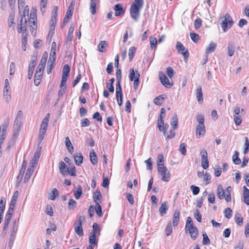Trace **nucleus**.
Masks as SVG:
<instances>
[{
  "mask_svg": "<svg viewBox=\"0 0 249 249\" xmlns=\"http://www.w3.org/2000/svg\"><path fill=\"white\" fill-rule=\"evenodd\" d=\"M158 171L161 176V180L168 182L170 178V174L167 168L163 166V163H158Z\"/></svg>",
  "mask_w": 249,
  "mask_h": 249,
  "instance_id": "obj_1",
  "label": "nucleus"
},
{
  "mask_svg": "<svg viewBox=\"0 0 249 249\" xmlns=\"http://www.w3.org/2000/svg\"><path fill=\"white\" fill-rule=\"evenodd\" d=\"M233 24V20L229 14H226L224 16V19L221 23V27L224 32L231 27Z\"/></svg>",
  "mask_w": 249,
  "mask_h": 249,
  "instance_id": "obj_2",
  "label": "nucleus"
},
{
  "mask_svg": "<svg viewBox=\"0 0 249 249\" xmlns=\"http://www.w3.org/2000/svg\"><path fill=\"white\" fill-rule=\"evenodd\" d=\"M142 7H140L135 4H132L130 8V14L131 18L134 21H137L140 16V11L142 9Z\"/></svg>",
  "mask_w": 249,
  "mask_h": 249,
  "instance_id": "obj_3",
  "label": "nucleus"
},
{
  "mask_svg": "<svg viewBox=\"0 0 249 249\" xmlns=\"http://www.w3.org/2000/svg\"><path fill=\"white\" fill-rule=\"evenodd\" d=\"M18 230V225L17 224L16 221L15 220L13 222L12 225L10 228V241L9 242V245H12L13 244Z\"/></svg>",
  "mask_w": 249,
  "mask_h": 249,
  "instance_id": "obj_4",
  "label": "nucleus"
},
{
  "mask_svg": "<svg viewBox=\"0 0 249 249\" xmlns=\"http://www.w3.org/2000/svg\"><path fill=\"white\" fill-rule=\"evenodd\" d=\"M176 48L178 51V53H181L184 57V60L188 59V58L189 55V53L187 49H186L183 44L180 42L179 41H178L176 43Z\"/></svg>",
  "mask_w": 249,
  "mask_h": 249,
  "instance_id": "obj_5",
  "label": "nucleus"
},
{
  "mask_svg": "<svg viewBox=\"0 0 249 249\" xmlns=\"http://www.w3.org/2000/svg\"><path fill=\"white\" fill-rule=\"evenodd\" d=\"M166 114V111L164 108L160 109V112L159 118L158 119V127L160 131H163L164 130V122L163 119L164 118Z\"/></svg>",
  "mask_w": 249,
  "mask_h": 249,
  "instance_id": "obj_6",
  "label": "nucleus"
},
{
  "mask_svg": "<svg viewBox=\"0 0 249 249\" xmlns=\"http://www.w3.org/2000/svg\"><path fill=\"white\" fill-rule=\"evenodd\" d=\"M58 11V7L57 6L53 7V10L52 13L51 20L50 21V30H53L55 28V25L56 21V17Z\"/></svg>",
  "mask_w": 249,
  "mask_h": 249,
  "instance_id": "obj_7",
  "label": "nucleus"
},
{
  "mask_svg": "<svg viewBox=\"0 0 249 249\" xmlns=\"http://www.w3.org/2000/svg\"><path fill=\"white\" fill-rule=\"evenodd\" d=\"M23 113L22 111L19 110L18 111L17 115L14 121L13 127L21 128V119L22 118Z\"/></svg>",
  "mask_w": 249,
  "mask_h": 249,
  "instance_id": "obj_8",
  "label": "nucleus"
},
{
  "mask_svg": "<svg viewBox=\"0 0 249 249\" xmlns=\"http://www.w3.org/2000/svg\"><path fill=\"white\" fill-rule=\"evenodd\" d=\"M186 232H189L191 238L194 240H196L198 235V230L196 227L193 226L187 229H185Z\"/></svg>",
  "mask_w": 249,
  "mask_h": 249,
  "instance_id": "obj_9",
  "label": "nucleus"
},
{
  "mask_svg": "<svg viewBox=\"0 0 249 249\" xmlns=\"http://www.w3.org/2000/svg\"><path fill=\"white\" fill-rule=\"evenodd\" d=\"M160 79L161 83L165 87H171L172 85L170 84L167 77L163 73H160Z\"/></svg>",
  "mask_w": 249,
  "mask_h": 249,
  "instance_id": "obj_10",
  "label": "nucleus"
},
{
  "mask_svg": "<svg viewBox=\"0 0 249 249\" xmlns=\"http://www.w3.org/2000/svg\"><path fill=\"white\" fill-rule=\"evenodd\" d=\"M73 10V6L72 5V3H71L68 8L67 11L66 15L63 19L64 23H67L68 22L69 19L71 17Z\"/></svg>",
  "mask_w": 249,
  "mask_h": 249,
  "instance_id": "obj_11",
  "label": "nucleus"
},
{
  "mask_svg": "<svg viewBox=\"0 0 249 249\" xmlns=\"http://www.w3.org/2000/svg\"><path fill=\"white\" fill-rule=\"evenodd\" d=\"M196 98L200 104L203 102V93L202 92V88L200 86L197 87L196 89Z\"/></svg>",
  "mask_w": 249,
  "mask_h": 249,
  "instance_id": "obj_12",
  "label": "nucleus"
},
{
  "mask_svg": "<svg viewBox=\"0 0 249 249\" xmlns=\"http://www.w3.org/2000/svg\"><path fill=\"white\" fill-rule=\"evenodd\" d=\"M25 24L22 23V18H21L20 22L19 24L18 25L17 31L18 33H20L23 32V34L24 32H26L27 30V19L25 18Z\"/></svg>",
  "mask_w": 249,
  "mask_h": 249,
  "instance_id": "obj_13",
  "label": "nucleus"
},
{
  "mask_svg": "<svg viewBox=\"0 0 249 249\" xmlns=\"http://www.w3.org/2000/svg\"><path fill=\"white\" fill-rule=\"evenodd\" d=\"M59 170L60 172L64 176L68 173L69 168L63 161H60L59 163Z\"/></svg>",
  "mask_w": 249,
  "mask_h": 249,
  "instance_id": "obj_14",
  "label": "nucleus"
},
{
  "mask_svg": "<svg viewBox=\"0 0 249 249\" xmlns=\"http://www.w3.org/2000/svg\"><path fill=\"white\" fill-rule=\"evenodd\" d=\"M244 202L247 205H249V190L246 186L243 187Z\"/></svg>",
  "mask_w": 249,
  "mask_h": 249,
  "instance_id": "obj_15",
  "label": "nucleus"
},
{
  "mask_svg": "<svg viewBox=\"0 0 249 249\" xmlns=\"http://www.w3.org/2000/svg\"><path fill=\"white\" fill-rule=\"evenodd\" d=\"M168 209V206L167 205V202L166 201H164L161 204V206L159 208V213L160 216H164L166 213V211Z\"/></svg>",
  "mask_w": 249,
  "mask_h": 249,
  "instance_id": "obj_16",
  "label": "nucleus"
},
{
  "mask_svg": "<svg viewBox=\"0 0 249 249\" xmlns=\"http://www.w3.org/2000/svg\"><path fill=\"white\" fill-rule=\"evenodd\" d=\"M205 133V125H198L196 128V136L197 139L201 135H204Z\"/></svg>",
  "mask_w": 249,
  "mask_h": 249,
  "instance_id": "obj_17",
  "label": "nucleus"
},
{
  "mask_svg": "<svg viewBox=\"0 0 249 249\" xmlns=\"http://www.w3.org/2000/svg\"><path fill=\"white\" fill-rule=\"evenodd\" d=\"M114 10H115V16L116 17H118L124 13V11L120 4L115 5L114 7Z\"/></svg>",
  "mask_w": 249,
  "mask_h": 249,
  "instance_id": "obj_18",
  "label": "nucleus"
},
{
  "mask_svg": "<svg viewBox=\"0 0 249 249\" xmlns=\"http://www.w3.org/2000/svg\"><path fill=\"white\" fill-rule=\"evenodd\" d=\"M90 160L93 165H97L98 163V159L97 155L93 150L90 151L89 153Z\"/></svg>",
  "mask_w": 249,
  "mask_h": 249,
  "instance_id": "obj_19",
  "label": "nucleus"
},
{
  "mask_svg": "<svg viewBox=\"0 0 249 249\" xmlns=\"http://www.w3.org/2000/svg\"><path fill=\"white\" fill-rule=\"evenodd\" d=\"M179 220V212L178 210H176L173 215V225L174 227L178 226Z\"/></svg>",
  "mask_w": 249,
  "mask_h": 249,
  "instance_id": "obj_20",
  "label": "nucleus"
},
{
  "mask_svg": "<svg viewBox=\"0 0 249 249\" xmlns=\"http://www.w3.org/2000/svg\"><path fill=\"white\" fill-rule=\"evenodd\" d=\"M50 118V114L48 113L46 115L45 118L43 119L41 124L40 125V128L47 129L48 124Z\"/></svg>",
  "mask_w": 249,
  "mask_h": 249,
  "instance_id": "obj_21",
  "label": "nucleus"
},
{
  "mask_svg": "<svg viewBox=\"0 0 249 249\" xmlns=\"http://www.w3.org/2000/svg\"><path fill=\"white\" fill-rule=\"evenodd\" d=\"M3 99L6 103H9L11 100V90H3Z\"/></svg>",
  "mask_w": 249,
  "mask_h": 249,
  "instance_id": "obj_22",
  "label": "nucleus"
},
{
  "mask_svg": "<svg viewBox=\"0 0 249 249\" xmlns=\"http://www.w3.org/2000/svg\"><path fill=\"white\" fill-rule=\"evenodd\" d=\"M98 3L97 0H90V11L92 15H94L96 13V7Z\"/></svg>",
  "mask_w": 249,
  "mask_h": 249,
  "instance_id": "obj_23",
  "label": "nucleus"
},
{
  "mask_svg": "<svg viewBox=\"0 0 249 249\" xmlns=\"http://www.w3.org/2000/svg\"><path fill=\"white\" fill-rule=\"evenodd\" d=\"M108 43L106 41H101L98 45V50L101 53L105 52L106 48L107 46Z\"/></svg>",
  "mask_w": 249,
  "mask_h": 249,
  "instance_id": "obj_24",
  "label": "nucleus"
},
{
  "mask_svg": "<svg viewBox=\"0 0 249 249\" xmlns=\"http://www.w3.org/2000/svg\"><path fill=\"white\" fill-rule=\"evenodd\" d=\"M34 171V168H32V167H30L28 168L24 178V182L25 183L27 182L29 180Z\"/></svg>",
  "mask_w": 249,
  "mask_h": 249,
  "instance_id": "obj_25",
  "label": "nucleus"
},
{
  "mask_svg": "<svg viewBox=\"0 0 249 249\" xmlns=\"http://www.w3.org/2000/svg\"><path fill=\"white\" fill-rule=\"evenodd\" d=\"M217 195L218 197L220 199H222L224 197H225V193L224 191L222 185L220 184L217 187Z\"/></svg>",
  "mask_w": 249,
  "mask_h": 249,
  "instance_id": "obj_26",
  "label": "nucleus"
},
{
  "mask_svg": "<svg viewBox=\"0 0 249 249\" xmlns=\"http://www.w3.org/2000/svg\"><path fill=\"white\" fill-rule=\"evenodd\" d=\"M101 194L100 191L97 190L93 194V198L95 204L97 203H100V199L101 198Z\"/></svg>",
  "mask_w": 249,
  "mask_h": 249,
  "instance_id": "obj_27",
  "label": "nucleus"
},
{
  "mask_svg": "<svg viewBox=\"0 0 249 249\" xmlns=\"http://www.w3.org/2000/svg\"><path fill=\"white\" fill-rule=\"evenodd\" d=\"M178 119L176 114H174L172 118L171 125L174 129H176L178 127Z\"/></svg>",
  "mask_w": 249,
  "mask_h": 249,
  "instance_id": "obj_28",
  "label": "nucleus"
},
{
  "mask_svg": "<svg viewBox=\"0 0 249 249\" xmlns=\"http://www.w3.org/2000/svg\"><path fill=\"white\" fill-rule=\"evenodd\" d=\"M82 194V189L80 185H77V190L74 191V197L76 199H78L80 198Z\"/></svg>",
  "mask_w": 249,
  "mask_h": 249,
  "instance_id": "obj_29",
  "label": "nucleus"
},
{
  "mask_svg": "<svg viewBox=\"0 0 249 249\" xmlns=\"http://www.w3.org/2000/svg\"><path fill=\"white\" fill-rule=\"evenodd\" d=\"M18 191H16L14 192L13 197L12 198L10 206L11 207H13L15 208L16 203L17 202V198L18 197Z\"/></svg>",
  "mask_w": 249,
  "mask_h": 249,
  "instance_id": "obj_30",
  "label": "nucleus"
},
{
  "mask_svg": "<svg viewBox=\"0 0 249 249\" xmlns=\"http://www.w3.org/2000/svg\"><path fill=\"white\" fill-rule=\"evenodd\" d=\"M75 224L76 225V227L74 228L75 232L79 236L83 235V231L82 224H81L80 223H75Z\"/></svg>",
  "mask_w": 249,
  "mask_h": 249,
  "instance_id": "obj_31",
  "label": "nucleus"
},
{
  "mask_svg": "<svg viewBox=\"0 0 249 249\" xmlns=\"http://www.w3.org/2000/svg\"><path fill=\"white\" fill-rule=\"evenodd\" d=\"M216 45L215 43L211 42L206 50V53H210L213 52L216 48Z\"/></svg>",
  "mask_w": 249,
  "mask_h": 249,
  "instance_id": "obj_32",
  "label": "nucleus"
},
{
  "mask_svg": "<svg viewBox=\"0 0 249 249\" xmlns=\"http://www.w3.org/2000/svg\"><path fill=\"white\" fill-rule=\"evenodd\" d=\"M89 243L91 245H97V242L96 239V233L95 232H92L90 233L89 237Z\"/></svg>",
  "mask_w": 249,
  "mask_h": 249,
  "instance_id": "obj_33",
  "label": "nucleus"
},
{
  "mask_svg": "<svg viewBox=\"0 0 249 249\" xmlns=\"http://www.w3.org/2000/svg\"><path fill=\"white\" fill-rule=\"evenodd\" d=\"M36 56L35 55L32 56L31 58L30 62L29 65V69H31V70L35 69V67L36 64Z\"/></svg>",
  "mask_w": 249,
  "mask_h": 249,
  "instance_id": "obj_34",
  "label": "nucleus"
},
{
  "mask_svg": "<svg viewBox=\"0 0 249 249\" xmlns=\"http://www.w3.org/2000/svg\"><path fill=\"white\" fill-rule=\"evenodd\" d=\"M74 160L75 163L77 165H79L83 162V157L82 154H78L74 156Z\"/></svg>",
  "mask_w": 249,
  "mask_h": 249,
  "instance_id": "obj_35",
  "label": "nucleus"
},
{
  "mask_svg": "<svg viewBox=\"0 0 249 249\" xmlns=\"http://www.w3.org/2000/svg\"><path fill=\"white\" fill-rule=\"evenodd\" d=\"M232 190V188L231 186H229L227 188L226 190V194L225 195V199L226 201L228 202H230L231 201V191Z\"/></svg>",
  "mask_w": 249,
  "mask_h": 249,
  "instance_id": "obj_36",
  "label": "nucleus"
},
{
  "mask_svg": "<svg viewBox=\"0 0 249 249\" xmlns=\"http://www.w3.org/2000/svg\"><path fill=\"white\" fill-rule=\"evenodd\" d=\"M42 73H37L36 72L34 76V84L36 86H38L40 83L41 80L42 79Z\"/></svg>",
  "mask_w": 249,
  "mask_h": 249,
  "instance_id": "obj_37",
  "label": "nucleus"
},
{
  "mask_svg": "<svg viewBox=\"0 0 249 249\" xmlns=\"http://www.w3.org/2000/svg\"><path fill=\"white\" fill-rule=\"evenodd\" d=\"M239 153L235 151L232 156V161L235 164L238 165L241 163V160L238 158Z\"/></svg>",
  "mask_w": 249,
  "mask_h": 249,
  "instance_id": "obj_38",
  "label": "nucleus"
},
{
  "mask_svg": "<svg viewBox=\"0 0 249 249\" xmlns=\"http://www.w3.org/2000/svg\"><path fill=\"white\" fill-rule=\"evenodd\" d=\"M77 202L73 199H71L69 200L68 203V208L70 210H73L76 207Z\"/></svg>",
  "mask_w": 249,
  "mask_h": 249,
  "instance_id": "obj_39",
  "label": "nucleus"
},
{
  "mask_svg": "<svg viewBox=\"0 0 249 249\" xmlns=\"http://www.w3.org/2000/svg\"><path fill=\"white\" fill-rule=\"evenodd\" d=\"M164 135L168 139H172L175 135V130L173 129L169 132L165 131L164 132Z\"/></svg>",
  "mask_w": 249,
  "mask_h": 249,
  "instance_id": "obj_40",
  "label": "nucleus"
},
{
  "mask_svg": "<svg viewBox=\"0 0 249 249\" xmlns=\"http://www.w3.org/2000/svg\"><path fill=\"white\" fill-rule=\"evenodd\" d=\"M136 48L134 46L131 47L129 48V51H128V56H129V59L130 61H131L133 59L134 54L136 52Z\"/></svg>",
  "mask_w": 249,
  "mask_h": 249,
  "instance_id": "obj_41",
  "label": "nucleus"
},
{
  "mask_svg": "<svg viewBox=\"0 0 249 249\" xmlns=\"http://www.w3.org/2000/svg\"><path fill=\"white\" fill-rule=\"evenodd\" d=\"M29 25L30 27V30L33 32V30L37 27L36 20H29Z\"/></svg>",
  "mask_w": 249,
  "mask_h": 249,
  "instance_id": "obj_42",
  "label": "nucleus"
},
{
  "mask_svg": "<svg viewBox=\"0 0 249 249\" xmlns=\"http://www.w3.org/2000/svg\"><path fill=\"white\" fill-rule=\"evenodd\" d=\"M21 128L13 127L12 139H17L19 136Z\"/></svg>",
  "mask_w": 249,
  "mask_h": 249,
  "instance_id": "obj_43",
  "label": "nucleus"
},
{
  "mask_svg": "<svg viewBox=\"0 0 249 249\" xmlns=\"http://www.w3.org/2000/svg\"><path fill=\"white\" fill-rule=\"evenodd\" d=\"M94 210L95 211L99 217L102 216L103 213L102 211V208L99 203H97V204H96L95 208H94Z\"/></svg>",
  "mask_w": 249,
  "mask_h": 249,
  "instance_id": "obj_44",
  "label": "nucleus"
},
{
  "mask_svg": "<svg viewBox=\"0 0 249 249\" xmlns=\"http://www.w3.org/2000/svg\"><path fill=\"white\" fill-rule=\"evenodd\" d=\"M233 119L235 122V124L237 125H239L242 121V117L240 114L238 115H233Z\"/></svg>",
  "mask_w": 249,
  "mask_h": 249,
  "instance_id": "obj_45",
  "label": "nucleus"
},
{
  "mask_svg": "<svg viewBox=\"0 0 249 249\" xmlns=\"http://www.w3.org/2000/svg\"><path fill=\"white\" fill-rule=\"evenodd\" d=\"M202 236H203L202 244L204 245H210V240L206 232L203 233Z\"/></svg>",
  "mask_w": 249,
  "mask_h": 249,
  "instance_id": "obj_46",
  "label": "nucleus"
},
{
  "mask_svg": "<svg viewBox=\"0 0 249 249\" xmlns=\"http://www.w3.org/2000/svg\"><path fill=\"white\" fill-rule=\"evenodd\" d=\"M123 95L121 81H117L116 87V95Z\"/></svg>",
  "mask_w": 249,
  "mask_h": 249,
  "instance_id": "obj_47",
  "label": "nucleus"
},
{
  "mask_svg": "<svg viewBox=\"0 0 249 249\" xmlns=\"http://www.w3.org/2000/svg\"><path fill=\"white\" fill-rule=\"evenodd\" d=\"M140 76V74L138 72H136V77H135V79L133 80H134V83H133L134 88L135 89H136L138 88V87L139 85V84H140V81H139Z\"/></svg>",
  "mask_w": 249,
  "mask_h": 249,
  "instance_id": "obj_48",
  "label": "nucleus"
},
{
  "mask_svg": "<svg viewBox=\"0 0 249 249\" xmlns=\"http://www.w3.org/2000/svg\"><path fill=\"white\" fill-rule=\"evenodd\" d=\"M235 221L239 226H242L243 225V218L241 217L240 214L237 213L235 214Z\"/></svg>",
  "mask_w": 249,
  "mask_h": 249,
  "instance_id": "obj_49",
  "label": "nucleus"
},
{
  "mask_svg": "<svg viewBox=\"0 0 249 249\" xmlns=\"http://www.w3.org/2000/svg\"><path fill=\"white\" fill-rule=\"evenodd\" d=\"M70 70V66L68 64L65 65L63 69L62 76L68 77Z\"/></svg>",
  "mask_w": 249,
  "mask_h": 249,
  "instance_id": "obj_50",
  "label": "nucleus"
},
{
  "mask_svg": "<svg viewBox=\"0 0 249 249\" xmlns=\"http://www.w3.org/2000/svg\"><path fill=\"white\" fill-rule=\"evenodd\" d=\"M149 41L150 44V46L152 49L156 47V44L157 43V39L156 37L153 36H150L149 38Z\"/></svg>",
  "mask_w": 249,
  "mask_h": 249,
  "instance_id": "obj_51",
  "label": "nucleus"
},
{
  "mask_svg": "<svg viewBox=\"0 0 249 249\" xmlns=\"http://www.w3.org/2000/svg\"><path fill=\"white\" fill-rule=\"evenodd\" d=\"M164 99V98L162 97V95H160L157 97H156L153 102L154 104L156 105L160 106L162 104L161 101Z\"/></svg>",
  "mask_w": 249,
  "mask_h": 249,
  "instance_id": "obj_52",
  "label": "nucleus"
},
{
  "mask_svg": "<svg viewBox=\"0 0 249 249\" xmlns=\"http://www.w3.org/2000/svg\"><path fill=\"white\" fill-rule=\"evenodd\" d=\"M224 216L228 219H230L232 216V210L230 208H227L224 210Z\"/></svg>",
  "mask_w": 249,
  "mask_h": 249,
  "instance_id": "obj_53",
  "label": "nucleus"
},
{
  "mask_svg": "<svg viewBox=\"0 0 249 249\" xmlns=\"http://www.w3.org/2000/svg\"><path fill=\"white\" fill-rule=\"evenodd\" d=\"M186 144L185 143H181L180 144L179 150L180 153L183 155H186Z\"/></svg>",
  "mask_w": 249,
  "mask_h": 249,
  "instance_id": "obj_54",
  "label": "nucleus"
},
{
  "mask_svg": "<svg viewBox=\"0 0 249 249\" xmlns=\"http://www.w3.org/2000/svg\"><path fill=\"white\" fill-rule=\"evenodd\" d=\"M16 65L14 62H12L10 65L9 68V74L12 75L14 74L16 71Z\"/></svg>",
  "mask_w": 249,
  "mask_h": 249,
  "instance_id": "obj_55",
  "label": "nucleus"
},
{
  "mask_svg": "<svg viewBox=\"0 0 249 249\" xmlns=\"http://www.w3.org/2000/svg\"><path fill=\"white\" fill-rule=\"evenodd\" d=\"M25 171V170L23 169H20L19 173L18 176L17 177V183L18 184H19L22 181Z\"/></svg>",
  "mask_w": 249,
  "mask_h": 249,
  "instance_id": "obj_56",
  "label": "nucleus"
},
{
  "mask_svg": "<svg viewBox=\"0 0 249 249\" xmlns=\"http://www.w3.org/2000/svg\"><path fill=\"white\" fill-rule=\"evenodd\" d=\"M190 37L193 41L195 43L198 42L200 39L199 35L195 33H191L190 34Z\"/></svg>",
  "mask_w": 249,
  "mask_h": 249,
  "instance_id": "obj_57",
  "label": "nucleus"
},
{
  "mask_svg": "<svg viewBox=\"0 0 249 249\" xmlns=\"http://www.w3.org/2000/svg\"><path fill=\"white\" fill-rule=\"evenodd\" d=\"M58 191L56 189L54 188L53 189L52 193L50 195V199L52 200H53L55 199L56 196H58Z\"/></svg>",
  "mask_w": 249,
  "mask_h": 249,
  "instance_id": "obj_58",
  "label": "nucleus"
},
{
  "mask_svg": "<svg viewBox=\"0 0 249 249\" xmlns=\"http://www.w3.org/2000/svg\"><path fill=\"white\" fill-rule=\"evenodd\" d=\"M15 16L13 14H11L9 17V20L8 22V25L9 27H11L12 25L15 24L14 22Z\"/></svg>",
  "mask_w": 249,
  "mask_h": 249,
  "instance_id": "obj_59",
  "label": "nucleus"
},
{
  "mask_svg": "<svg viewBox=\"0 0 249 249\" xmlns=\"http://www.w3.org/2000/svg\"><path fill=\"white\" fill-rule=\"evenodd\" d=\"M14 208L9 207L8 210L5 215V218L11 219L12 214L14 212Z\"/></svg>",
  "mask_w": 249,
  "mask_h": 249,
  "instance_id": "obj_60",
  "label": "nucleus"
},
{
  "mask_svg": "<svg viewBox=\"0 0 249 249\" xmlns=\"http://www.w3.org/2000/svg\"><path fill=\"white\" fill-rule=\"evenodd\" d=\"M172 232V227L170 222L168 223L165 229V233L167 236L170 235Z\"/></svg>",
  "mask_w": 249,
  "mask_h": 249,
  "instance_id": "obj_61",
  "label": "nucleus"
},
{
  "mask_svg": "<svg viewBox=\"0 0 249 249\" xmlns=\"http://www.w3.org/2000/svg\"><path fill=\"white\" fill-rule=\"evenodd\" d=\"M66 146L69 151V152L72 154L73 152V147L71 143V141H65Z\"/></svg>",
  "mask_w": 249,
  "mask_h": 249,
  "instance_id": "obj_62",
  "label": "nucleus"
},
{
  "mask_svg": "<svg viewBox=\"0 0 249 249\" xmlns=\"http://www.w3.org/2000/svg\"><path fill=\"white\" fill-rule=\"evenodd\" d=\"M214 170V176L216 177H219L222 172V169L220 166L219 165H215Z\"/></svg>",
  "mask_w": 249,
  "mask_h": 249,
  "instance_id": "obj_63",
  "label": "nucleus"
},
{
  "mask_svg": "<svg viewBox=\"0 0 249 249\" xmlns=\"http://www.w3.org/2000/svg\"><path fill=\"white\" fill-rule=\"evenodd\" d=\"M55 54L56 53H50L49 59L48 60V63L51 64V65H53L55 61Z\"/></svg>",
  "mask_w": 249,
  "mask_h": 249,
  "instance_id": "obj_64",
  "label": "nucleus"
}]
</instances>
